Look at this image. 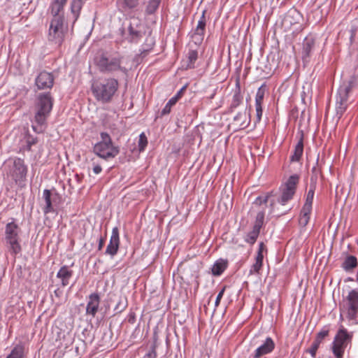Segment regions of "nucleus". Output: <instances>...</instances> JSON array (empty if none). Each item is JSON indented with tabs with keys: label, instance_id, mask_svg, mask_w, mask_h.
<instances>
[{
	"label": "nucleus",
	"instance_id": "f257e3e1",
	"mask_svg": "<svg viewBox=\"0 0 358 358\" xmlns=\"http://www.w3.org/2000/svg\"><path fill=\"white\" fill-rule=\"evenodd\" d=\"M53 105V100L50 93H42L38 96L36 103V112L32 120V129L38 133H43L46 128V120L49 116Z\"/></svg>",
	"mask_w": 358,
	"mask_h": 358
},
{
	"label": "nucleus",
	"instance_id": "f03ea898",
	"mask_svg": "<svg viewBox=\"0 0 358 358\" xmlns=\"http://www.w3.org/2000/svg\"><path fill=\"white\" fill-rule=\"evenodd\" d=\"M118 86L117 79L108 78L94 81L91 85V90L96 101L108 103L112 100Z\"/></svg>",
	"mask_w": 358,
	"mask_h": 358
},
{
	"label": "nucleus",
	"instance_id": "7ed1b4c3",
	"mask_svg": "<svg viewBox=\"0 0 358 358\" xmlns=\"http://www.w3.org/2000/svg\"><path fill=\"white\" fill-rule=\"evenodd\" d=\"M357 85V81L355 76L350 77L347 80H343L340 85L336 95V115L338 120L346 111L349 104L350 95Z\"/></svg>",
	"mask_w": 358,
	"mask_h": 358
},
{
	"label": "nucleus",
	"instance_id": "20e7f679",
	"mask_svg": "<svg viewBox=\"0 0 358 358\" xmlns=\"http://www.w3.org/2000/svg\"><path fill=\"white\" fill-rule=\"evenodd\" d=\"M124 63V57L119 55L116 56L101 55L96 61V66L101 73H112L120 71L127 75L128 69L123 65Z\"/></svg>",
	"mask_w": 358,
	"mask_h": 358
},
{
	"label": "nucleus",
	"instance_id": "39448f33",
	"mask_svg": "<svg viewBox=\"0 0 358 358\" xmlns=\"http://www.w3.org/2000/svg\"><path fill=\"white\" fill-rule=\"evenodd\" d=\"M68 31L69 26L65 17L51 18L48 30V40L49 42L60 46Z\"/></svg>",
	"mask_w": 358,
	"mask_h": 358
},
{
	"label": "nucleus",
	"instance_id": "423d86ee",
	"mask_svg": "<svg viewBox=\"0 0 358 358\" xmlns=\"http://www.w3.org/2000/svg\"><path fill=\"white\" fill-rule=\"evenodd\" d=\"M352 333L348 332L341 326L337 331L332 343L331 350L335 358H343L344 352L349 344L351 343Z\"/></svg>",
	"mask_w": 358,
	"mask_h": 358
},
{
	"label": "nucleus",
	"instance_id": "0eeeda50",
	"mask_svg": "<svg viewBox=\"0 0 358 358\" xmlns=\"http://www.w3.org/2000/svg\"><path fill=\"white\" fill-rule=\"evenodd\" d=\"M101 141L94 146V152L98 157H115L119 153V148L115 146L110 135L106 132L100 134Z\"/></svg>",
	"mask_w": 358,
	"mask_h": 358
},
{
	"label": "nucleus",
	"instance_id": "6e6552de",
	"mask_svg": "<svg viewBox=\"0 0 358 358\" xmlns=\"http://www.w3.org/2000/svg\"><path fill=\"white\" fill-rule=\"evenodd\" d=\"M5 241L8 250L13 255L21 252V245L19 242V227L13 221L8 223L5 229Z\"/></svg>",
	"mask_w": 358,
	"mask_h": 358
},
{
	"label": "nucleus",
	"instance_id": "1a4fd4ad",
	"mask_svg": "<svg viewBox=\"0 0 358 358\" xmlns=\"http://www.w3.org/2000/svg\"><path fill=\"white\" fill-rule=\"evenodd\" d=\"M271 193H268L265 196H259L256 198L253 204L255 206H257L259 208H261V207L263 208L264 206L266 207L267 203H269L268 213L273 214L275 213L274 206L275 203V201L273 199H271ZM264 215H265V212L263 210V208L262 210H259V211L258 212L257 217H256V220H255L254 227L259 229H261V227L264 223Z\"/></svg>",
	"mask_w": 358,
	"mask_h": 358
},
{
	"label": "nucleus",
	"instance_id": "9d476101",
	"mask_svg": "<svg viewBox=\"0 0 358 358\" xmlns=\"http://www.w3.org/2000/svg\"><path fill=\"white\" fill-rule=\"evenodd\" d=\"M299 179V178L297 175H292L284 184L281 185V195L278 199V202L280 205L285 206L289 201L293 199V196L296 192Z\"/></svg>",
	"mask_w": 358,
	"mask_h": 358
},
{
	"label": "nucleus",
	"instance_id": "9b49d317",
	"mask_svg": "<svg viewBox=\"0 0 358 358\" xmlns=\"http://www.w3.org/2000/svg\"><path fill=\"white\" fill-rule=\"evenodd\" d=\"M9 162V164H12L9 173L11 178L15 180V183L20 186L24 185L27 168L24 165V160L21 158H15L13 162L6 161L5 164Z\"/></svg>",
	"mask_w": 358,
	"mask_h": 358
},
{
	"label": "nucleus",
	"instance_id": "f8f14e48",
	"mask_svg": "<svg viewBox=\"0 0 358 358\" xmlns=\"http://www.w3.org/2000/svg\"><path fill=\"white\" fill-rule=\"evenodd\" d=\"M343 309L350 320H356L358 313V290H351L343 300Z\"/></svg>",
	"mask_w": 358,
	"mask_h": 358
},
{
	"label": "nucleus",
	"instance_id": "ddd939ff",
	"mask_svg": "<svg viewBox=\"0 0 358 358\" xmlns=\"http://www.w3.org/2000/svg\"><path fill=\"white\" fill-rule=\"evenodd\" d=\"M43 198L45 201L43 213L48 214L55 212V208L59 204L61 197L57 192H51L49 189H45L43 193Z\"/></svg>",
	"mask_w": 358,
	"mask_h": 358
},
{
	"label": "nucleus",
	"instance_id": "4468645a",
	"mask_svg": "<svg viewBox=\"0 0 358 358\" xmlns=\"http://www.w3.org/2000/svg\"><path fill=\"white\" fill-rule=\"evenodd\" d=\"M141 23L138 19H133L128 27L126 40L129 43H137L142 37Z\"/></svg>",
	"mask_w": 358,
	"mask_h": 358
},
{
	"label": "nucleus",
	"instance_id": "2eb2a0df",
	"mask_svg": "<svg viewBox=\"0 0 358 358\" xmlns=\"http://www.w3.org/2000/svg\"><path fill=\"white\" fill-rule=\"evenodd\" d=\"M55 78L52 73L46 71H41L36 78L35 84L38 89H51L54 85Z\"/></svg>",
	"mask_w": 358,
	"mask_h": 358
},
{
	"label": "nucleus",
	"instance_id": "dca6fc26",
	"mask_svg": "<svg viewBox=\"0 0 358 358\" xmlns=\"http://www.w3.org/2000/svg\"><path fill=\"white\" fill-rule=\"evenodd\" d=\"M68 0H51L49 4L48 12L51 15L52 18L65 17L64 10Z\"/></svg>",
	"mask_w": 358,
	"mask_h": 358
},
{
	"label": "nucleus",
	"instance_id": "f3484780",
	"mask_svg": "<svg viewBox=\"0 0 358 358\" xmlns=\"http://www.w3.org/2000/svg\"><path fill=\"white\" fill-rule=\"evenodd\" d=\"M120 246V236L119 229L117 227L112 229L111 236L109 243L108 244L106 250V254L112 257L115 256L119 249Z\"/></svg>",
	"mask_w": 358,
	"mask_h": 358
},
{
	"label": "nucleus",
	"instance_id": "a211bd4d",
	"mask_svg": "<svg viewBox=\"0 0 358 358\" xmlns=\"http://www.w3.org/2000/svg\"><path fill=\"white\" fill-rule=\"evenodd\" d=\"M329 329L327 327H324L320 331H319L313 342L311 347L308 349L306 350V352L310 354V355L315 358L316 356V352L317 349L319 348L320 344L322 343L323 340L329 336Z\"/></svg>",
	"mask_w": 358,
	"mask_h": 358
},
{
	"label": "nucleus",
	"instance_id": "6ab92c4d",
	"mask_svg": "<svg viewBox=\"0 0 358 358\" xmlns=\"http://www.w3.org/2000/svg\"><path fill=\"white\" fill-rule=\"evenodd\" d=\"M275 348V343L271 337H267L264 342L258 347L254 354V358H260L261 357L271 353Z\"/></svg>",
	"mask_w": 358,
	"mask_h": 358
},
{
	"label": "nucleus",
	"instance_id": "aec40b11",
	"mask_svg": "<svg viewBox=\"0 0 358 358\" xmlns=\"http://www.w3.org/2000/svg\"><path fill=\"white\" fill-rule=\"evenodd\" d=\"M302 45L301 57L303 62H307L315 49V40L312 36H308Z\"/></svg>",
	"mask_w": 358,
	"mask_h": 358
},
{
	"label": "nucleus",
	"instance_id": "412c9836",
	"mask_svg": "<svg viewBox=\"0 0 358 358\" xmlns=\"http://www.w3.org/2000/svg\"><path fill=\"white\" fill-rule=\"evenodd\" d=\"M85 0H71L70 3V11L71 13L70 20H72V29L80 15Z\"/></svg>",
	"mask_w": 358,
	"mask_h": 358
},
{
	"label": "nucleus",
	"instance_id": "4be33fe9",
	"mask_svg": "<svg viewBox=\"0 0 358 358\" xmlns=\"http://www.w3.org/2000/svg\"><path fill=\"white\" fill-rule=\"evenodd\" d=\"M100 303V297L97 293L91 294L87 304L86 313L94 317L98 311Z\"/></svg>",
	"mask_w": 358,
	"mask_h": 358
},
{
	"label": "nucleus",
	"instance_id": "5701e85b",
	"mask_svg": "<svg viewBox=\"0 0 358 358\" xmlns=\"http://www.w3.org/2000/svg\"><path fill=\"white\" fill-rule=\"evenodd\" d=\"M250 122V113L245 110L238 113L234 117V124L238 129H245L248 127Z\"/></svg>",
	"mask_w": 358,
	"mask_h": 358
},
{
	"label": "nucleus",
	"instance_id": "b1692460",
	"mask_svg": "<svg viewBox=\"0 0 358 358\" xmlns=\"http://www.w3.org/2000/svg\"><path fill=\"white\" fill-rule=\"evenodd\" d=\"M206 10H203L202 15L198 21L197 25L194 29L193 37L196 38L199 42L203 39L206 30V20L205 17Z\"/></svg>",
	"mask_w": 358,
	"mask_h": 358
},
{
	"label": "nucleus",
	"instance_id": "393cba45",
	"mask_svg": "<svg viewBox=\"0 0 358 358\" xmlns=\"http://www.w3.org/2000/svg\"><path fill=\"white\" fill-rule=\"evenodd\" d=\"M37 142V138L30 135L24 136V139L21 141L20 146L19 152L22 155H26V151H29L31 149V147L34 145Z\"/></svg>",
	"mask_w": 358,
	"mask_h": 358
},
{
	"label": "nucleus",
	"instance_id": "a878e982",
	"mask_svg": "<svg viewBox=\"0 0 358 358\" xmlns=\"http://www.w3.org/2000/svg\"><path fill=\"white\" fill-rule=\"evenodd\" d=\"M73 275V271L68 266H62L57 273V277L61 280L62 285L65 287L69 285V280Z\"/></svg>",
	"mask_w": 358,
	"mask_h": 358
},
{
	"label": "nucleus",
	"instance_id": "bb28decb",
	"mask_svg": "<svg viewBox=\"0 0 358 358\" xmlns=\"http://www.w3.org/2000/svg\"><path fill=\"white\" fill-rule=\"evenodd\" d=\"M358 265L357 259L353 255H348L341 264V268L348 273L352 272V270Z\"/></svg>",
	"mask_w": 358,
	"mask_h": 358
},
{
	"label": "nucleus",
	"instance_id": "cd10ccee",
	"mask_svg": "<svg viewBox=\"0 0 358 358\" xmlns=\"http://www.w3.org/2000/svg\"><path fill=\"white\" fill-rule=\"evenodd\" d=\"M243 99V97L241 93L239 82L238 81L234 92L231 103L230 105V109L232 110L233 109L237 108L242 103Z\"/></svg>",
	"mask_w": 358,
	"mask_h": 358
},
{
	"label": "nucleus",
	"instance_id": "c85d7f7f",
	"mask_svg": "<svg viewBox=\"0 0 358 358\" xmlns=\"http://www.w3.org/2000/svg\"><path fill=\"white\" fill-rule=\"evenodd\" d=\"M227 267V261L220 259L215 262L212 267V273L214 275H220Z\"/></svg>",
	"mask_w": 358,
	"mask_h": 358
},
{
	"label": "nucleus",
	"instance_id": "c756f323",
	"mask_svg": "<svg viewBox=\"0 0 358 358\" xmlns=\"http://www.w3.org/2000/svg\"><path fill=\"white\" fill-rule=\"evenodd\" d=\"M198 59V52L196 50H189L187 53V69L195 68V62Z\"/></svg>",
	"mask_w": 358,
	"mask_h": 358
},
{
	"label": "nucleus",
	"instance_id": "7c9ffc66",
	"mask_svg": "<svg viewBox=\"0 0 358 358\" xmlns=\"http://www.w3.org/2000/svg\"><path fill=\"white\" fill-rule=\"evenodd\" d=\"M315 194V188L313 187H310V189L308 190L305 203L302 208H305V210H312V205H313V201Z\"/></svg>",
	"mask_w": 358,
	"mask_h": 358
},
{
	"label": "nucleus",
	"instance_id": "2f4dec72",
	"mask_svg": "<svg viewBox=\"0 0 358 358\" xmlns=\"http://www.w3.org/2000/svg\"><path fill=\"white\" fill-rule=\"evenodd\" d=\"M127 306V299L124 296H120L114 310L117 313H122Z\"/></svg>",
	"mask_w": 358,
	"mask_h": 358
},
{
	"label": "nucleus",
	"instance_id": "473e14b6",
	"mask_svg": "<svg viewBox=\"0 0 358 358\" xmlns=\"http://www.w3.org/2000/svg\"><path fill=\"white\" fill-rule=\"evenodd\" d=\"M161 0H149L148 3L146 6V13L148 15L153 14L157 10Z\"/></svg>",
	"mask_w": 358,
	"mask_h": 358
},
{
	"label": "nucleus",
	"instance_id": "72a5a7b5",
	"mask_svg": "<svg viewBox=\"0 0 358 358\" xmlns=\"http://www.w3.org/2000/svg\"><path fill=\"white\" fill-rule=\"evenodd\" d=\"M259 231L260 229L253 227L252 230L247 234L245 241L250 244L255 243L259 234Z\"/></svg>",
	"mask_w": 358,
	"mask_h": 358
},
{
	"label": "nucleus",
	"instance_id": "f704fd0d",
	"mask_svg": "<svg viewBox=\"0 0 358 358\" xmlns=\"http://www.w3.org/2000/svg\"><path fill=\"white\" fill-rule=\"evenodd\" d=\"M311 210H305V208H302L299 217V224L302 227H305L309 222L310 214Z\"/></svg>",
	"mask_w": 358,
	"mask_h": 358
},
{
	"label": "nucleus",
	"instance_id": "c9c22d12",
	"mask_svg": "<svg viewBox=\"0 0 358 358\" xmlns=\"http://www.w3.org/2000/svg\"><path fill=\"white\" fill-rule=\"evenodd\" d=\"M24 354V350L22 346L17 345L15 346L10 355H8L6 358H22Z\"/></svg>",
	"mask_w": 358,
	"mask_h": 358
},
{
	"label": "nucleus",
	"instance_id": "e433bc0d",
	"mask_svg": "<svg viewBox=\"0 0 358 358\" xmlns=\"http://www.w3.org/2000/svg\"><path fill=\"white\" fill-rule=\"evenodd\" d=\"M303 152V136H301L297 143L296 144L294 150V153L292 157H301Z\"/></svg>",
	"mask_w": 358,
	"mask_h": 358
},
{
	"label": "nucleus",
	"instance_id": "4c0bfd02",
	"mask_svg": "<svg viewBox=\"0 0 358 358\" xmlns=\"http://www.w3.org/2000/svg\"><path fill=\"white\" fill-rule=\"evenodd\" d=\"M176 98H173L171 97L169 101L166 103V104L165 105V106L163 108V109L162 110V112H161V115L162 116H164V115H168L171 113V108L176 105V103H177V101L175 100Z\"/></svg>",
	"mask_w": 358,
	"mask_h": 358
},
{
	"label": "nucleus",
	"instance_id": "58836bf2",
	"mask_svg": "<svg viewBox=\"0 0 358 358\" xmlns=\"http://www.w3.org/2000/svg\"><path fill=\"white\" fill-rule=\"evenodd\" d=\"M122 8L124 10L127 9H134L138 6L139 1L138 0H122Z\"/></svg>",
	"mask_w": 358,
	"mask_h": 358
},
{
	"label": "nucleus",
	"instance_id": "ea45409f",
	"mask_svg": "<svg viewBox=\"0 0 358 358\" xmlns=\"http://www.w3.org/2000/svg\"><path fill=\"white\" fill-rule=\"evenodd\" d=\"M147 145H148L147 136L144 132H142L139 135V138H138V147L139 151L144 150L145 148H146Z\"/></svg>",
	"mask_w": 358,
	"mask_h": 358
},
{
	"label": "nucleus",
	"instance_id": "a19ab883",
	"mask_svg": "<svg viewBox=\"0 0 358 358\" xmlns=\"http://www.w3.org/2000/svg\"><path fill=\"white\" fill-rule=\"evenodd\" d=\"M265 91L266 86L264 85H262L261 87H259L256 93L255 101L263 102Z\"/></svg>",
	"mask_w": 358,
	"mask_h": 358
},
{
	"label": "nucleus",
	"instance_id": "79ce46f5",
	"mask_svg": "<svg viewBox=\"0 0 358 358\" xmlns=\"http://www.w3.org/2000/svg\"><path fill=\"white\" fill-rule=\"evenodd\" d=\"M262 266V263L255 261V263L252 264V266H251V268L250 269L249 275L259 273V270L261 269Z\"/></svg>",
	"mask_w": 358,
	"mask_h": 358
},
{
	"label": "nucleus",
	"instance_id": "37998d69",
	"mask_svg": "<svg viewBox=\"0 0 358 358\" xmlns=\"http://www.w3.org/2000/svg\"><path fill=\"white\" fill-rule=\"evenodd\" d=\"M224 290H225V288L223 287L220 291V292L218 293L217 297H216V299H215V306L216 307H217L220 303V301L224 295Z\"/></svg>",
	"mask_w": 358,
	"mask_h": 358
},
{
	"label": "nucleus",
	"instance_id": "c03bdc74",
	"mask_svg": "<svg viewBox=\"0 0 358 358\" xmlns=\"http://www.w3.org/2000/svg\"><path fill=\"white\" fill-rule=\"evenodd\" d=\"M157 352L155 348L153 347L151 350H150L143 358H156Z\"/></svg>",
	"mask_w": 358,
	"mask_h": 358
},
{
	"label": "nucleus",
	"instance_id": "a18cd8bd",
	"mask_svg": "<svg viewBox=\"0 0 358 358\" xmlns=\"http://www.w3.org/2000/svg\"><path fill=\"white\" fill-rule=\"evenodd\" d=\"M187 85L183 86L173 96V98H176L175 100L178 102V101L181 98L184 90L186 89Z\"/></svg>",
	"mask_w": 358,
	"mask_h": 358
},
{
	"label": "nucleus",
	"instance_id": "49530a36",
	"mask_svg": "<svg viewBox=\"0 0 358 358\" xmlns=\"http://www.w3.org/2000/svg\"><path fill=\"white\" fill-rule=\"evenodd\" d=\"M256 110V119L255 120V124L259 123L261 121L263 110L262 109H258Z\"/></svg>",
	"mask_w": 358,
	"mask_h": 358
},
{
	"label": "nucleus",
	"instance_id": "de8ad7c7",
	"mask_svg": "<svg viewBox=\"0 0 358 358\" xmlns=\"http://www.w3.org/2000/svg\"><path fill=\"white\" fill-rule=\"evenodd\" d=\"M263 259H264V255H263L262 252L258 251L257 252V255L256 258H255V261L258 262L262 263L263 262Z\"/></svg>",
	"mask_w": 358,
	"mask_h": 358
},
{
	"label": "nucleus",
	"instance_id": "09e8293b",
	"mask_svg": "<svg viewBox=\"0 0 358 358\" xmlns=\"http://www.w3.org/2000/svg\"><path fill=\"white\" fill-rule=\"evenodd\" d=\"M102 169L99 165H96L93 168V171L95 174H99L101 173Z\"/></svg>",
	"mask_w": 358,
	"mask_h": 358
},
{
	"label": "nucleus",
	"instance_id": "8fccbe9b",
	"mask_svg": "<svg viewBox=\"0 0 358 358\" xmlns=\"http://www.w3.org/2000/svg\"><path fill=\"white\" fill-rule=\"evenodd\" d=\"M104 243H105V241L103 238L100 237L99 240V246H98V250H101L104 245Z\"/></svg>",
	"mask_w": 358,
	"mask_h": 358
},
{
	"label": "nucleus",
	"instance_id": "3c124183",
	"mask_svg": "<svg viewBox=\"0 0 358 358\" xmlns=\"http://www.w3.org/2000/svg\"><path fill=\"white\" fill-rule=\"evenodd\" d=\"M262 109V102L255 101V110Z\"/></svg>",
	"mask_w": 358,
	"mask_h": 358
},
{
	"label": "nucleus",
	"instance_id": "603ef678",
	"mask_svg": "<svg viewBox=\"0 0 358 358\" xmlns=\"http://www.w3.org/2000/svg\"><path fill=\"white\" fill-rule=\"evenodd\" d=\"M264 248H265L264 244L262 242L260 243L259 245V250H258V251H261V252H263V250H264Z\"/></svg>",
	"mask_w": 358,
	"mask_h": 358
},
{
	"label": "nucleus",
	"instance_id": "864d4df0",
	"mask_svg": "<svg viewBox=\"0 0 358 358\" xmlns=\"http://www.w3.org/2000/svg\"><path fill=\"white\" fill-rule=\"evenodd\" d=\"M148 50L143 49V51H141V54L144 57L146 55L145 52H147Z\"/></svg>",
	"mask_w": 358,
	"mask_h": 358
},
{
	"label": "nucleus",
	"instance_id": "5fc2aeb1",
	"mask_svg": "<svg viewBox=\"0 0 358 358\" xmlns=\"http://www.w3.org/2000/svg\"><path fill=\"white\" fill-rule=\"evenodd\" d=\"M300 159V158H298V157H296V158H292V161H296V162H299Z\"/></svg>",
	"mask_w": 358,
	"mask_h": 358
},
{
	"label": "nucleus",
	"instance_id": "6e6d98bb",
	"mask_svg": "<svg viewBox=\"0 0 358 358\" xmlns=\"http://www.w3.org/2000/svg\"><path fill=\"white\" fill-rule=\"evenodd\" d=\"M353 37H354V33L351 36V40L353 38Z\"/></svg>",
	"mask_w": 358,
	"mask_h": 358
},
{
	"label": "nucleus",
	"instance_id": "4d7b16f0",
	"mask_svg": "<svg viewBox=\"0 0 358 358\" xmlns=\"http://www.w3.org/2000/svg\"><path fill=\"white\" fill-rule=\"evenodd\" d=\"M302 358H307V357H302Z\"/></svg>",
	"mask_w": 358,
	"mask_h": 358
}]
</instances>
